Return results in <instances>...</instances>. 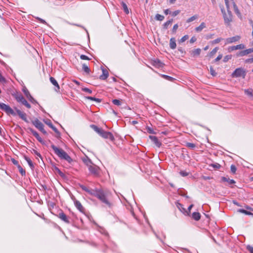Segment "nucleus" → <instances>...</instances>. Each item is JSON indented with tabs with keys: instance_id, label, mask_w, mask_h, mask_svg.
I'll use <instances>...</instances> for the list:
<instances>
[{
	"instance_id": "nucleus-1",
	"label": "nucleus",
	"mask_w": 253,
	"mask_h": 253,
	"mask_svg": "<svg viewBox=\"0 0 253 253\" xmlns=\"http://www.w3.org/2000/svg\"><path fill=\"white\" fill-rule=\"evenodd\" d=\"M227 12H226L223 6H220L221 11L223 15L224 23L227 25H229L232 21V14L230 11V2H233V0H224Z\"/></svg>"
},
{
	"instance_id": "nucleus-2",
	"label": "nucleus",
	"mask_w": 253,
	"mask_h": 253,
	"mask_svg": "<svg viewBox=\"0 0 253 253\" xmlns=\"http://www.w3.org/2000/svg\"><path fill=\"white\" fill-rule=\"evenodd\" d=\"M51 147L53 150L55 154H56L61 159H63L70 163L73 160L71 157L63 150L58 148L54 145L52 144Z\"/></svg>"
},
{
	"instance_id": "nucleus-3",
	"label": "nucleus",
	"mask_w": 253,
	"mask_h": 253,
	"mask_svg": "<svg viewBox=\"0 0 253 253\" xmlns=\"http://www.w3.org/2000/svg\"><path fill=\"white\" fill-rule=\"evenodd\" d=\"M90 126L95 132L103 138L105 139H109L111 141H113L114 140V137L111 132L106 131L102 128H99L94 125H91Z\"/></svg>"
},
{
	"instance_id": "nucleus-4",
	"label": "nucleus",
	"mask_w": 253,
	"mask_h": 253,
	"mask_svg": "<svg viewBox=\"0 0 253 253\" xmlns=\"http://www.w3.org/2000/svg\"><path fill=\"white\" fill-rule=\"evenodd\" d=\"M107 195L108 194L107 192H104L101 189H99L97 192L96 197L99 199L102 203L105 204L109 207H110L111 203L109 202L107 198Z\"/></svg>"
},
{
	"instance_id": "nucleus-5",
	"label": "nucleus",
	"mask_w": 253,
	"mask_h": 253,
	"mask_svg": "<svg viewBox=\"0 0 253 253\" xmlns=\"http://www.w3.org/2000/svg\"><path fill=\"white\" fill-rule=\"evenodd\" d=\"M86 165L90 173L91 174L94 176H98L99 175L100 169L98 166L92 164L90 161H89L88 162L86 163Z\"/></svg>"
},
{
	"instance_id": "nucleus-6",
	"label": "nucleus",
	"mask_w": 253,
	"mask_h": 253,
	"mask_svg": "<svg viewBox=\"0 0 253 253\" xmlns=\"http://www.w3.org/2000/svg\"><path fill=\"white\" fill-rule=\"evenodd\" d=\"M246 75V72L245 70L242 68H237L232 74V77L233 78H238L242 77L243 78H244Z\"/></svg>"
},
{
	"instance_id": "nucleus-7",
	"label": "nucleus",
	"mask_w": 253,
	"mask_h": 253,
	"mask_svg": "<svg viewBox=\"0 0 253 253\" xmlns=\"http://www.w3.org/2000/svg\"><path fill=\"white\" fill-rule=\"evenodd\" d=\"M32 124L37 128H38L42 133H43L44 134H47L46 131L44 129V125L38 119H36L35 120L33 121Z\"/></svg>"
},
{
	"instance_id": "nucleus-8",
	"label": "nucleus",
	"mask_w": 253,
	"mask_h": 253,
	"mask_svg": "<svg viewBox=\"0 0 253 253\" xmlns=\"http://www.w3.org/2000/svg\"><path fill=\"white\" fill-rule=\"evenodd\" d=\"M0 109L5 112V113L8 115H12L13 116H15L16 115L13 110L11 109L10 106L4 103H0Z\"/></svg>"
},
{
	"instance_id": "nucleus-9",
	"label": "nucleus",
	"mask_w": 253,
	"mask_h": 253,
	"mask_svg": "<svg viewBox=\"0 0 253 253\" xmlns=\"http://www.w3.org/2000/svg\"><path fill=\"white\" fill-rule=\"evenodd\" d=\"M16 100L21 102L22 104L25 105L27 108H30L31 105L27 101V100L24 98V97L22 95H18L16 97Z\"/></svg>"
},
{
	"instance_id": "nucleus-10",
	"label": "nucleus",
	"mask_w": 253,
	"mask_h": 253,
	"mask_svg": "<svg viewBox=\"0 0 253 253\" xmlns=\"http://www.w3.org/2000/svg\"><path fill=\"white\" fill-rule=\"evenodd\" d=\"M30 131L32 133V134L37 138V139L42 144H44V141L42 139L40 136L39 133L34 130L33 128H29Z\"/></svg>"
},
{
	"instance_id": "nucleus-11",
	"label": "nucleus",
	"mask_w": 253,
	"mask_h": 253,
	"mask_svg": "<svg viewBox=\"0 0 253 253\" xmlns=\"http://www.w3.org/2000/svg\"><path fill=\"white\" fill-rule=\"evenodd\" d=\"M240 39V37L236 36L231 38H229L226 39L225 44H229L238 41Z\"/></svg>"
},
{
	"instance_id": "nucleus-12",
	"label": "nucleus",
	"mask_w": 253,
	"mask_h": 253,
	"mask_svg": "<svg viewBox=\"0 0 253 253\" xmlns=\"http://www.w3.org/2000/svg\"><path fill=\"white\" fill-rule=\"evenodd\" d=\"M74 204L77 209L82 213H84V209L81 203L78 200L75 199L74 200Z\"/></svg>"
},
{
	"instance_id": "nucleus-13",
	"label": "nucleus",
	"mask_w": 253,
	"mask_h": 253,
	"mask_svg": "<svg viewBox=\"0 0 253 253\" xmlns=\"http://www.w3.org/2000/svg\"><path fill=\"white\" fill-rule=\"evenodd\" d=\"M17 114L20 117V118L22 119L25 122H27V119L26 117V114L23 112L21 111L20 110L18 109L17 108H14Z\"/></svg>"
},
{
	"instance_id": "nucleus-14",
	"label": "nucleus",
	"mask_w": 253,
	"mask_h": 253,
	"mask_svg": "<svg viewBox=\"0 0 253 253\" xmlns=\"http://www.w3.org/2000/svg\"><path fill=\"white\" fill-rule=\"evenodd\" d=\"M49 80L52 84L55 86V90L57 92L59 91L60 89V87L56 80L53 77H50Z\"/></svg>"
},
{
	"instance_id": "nucleus-15",
	"label": "nucleus",
	"mask_w": 253,
	"mask_h": 253,
	"mask_svg": "<svg viewBox=\"0 0 253 253\" xmlns=\"http://www.w3.org/2000/svg\"><path fill=\"white\" fill-rule=\"evenodd\" d=\"M245 48V45L243 44H240L235 46H232L229 47V51H233L237 49H242Z\"/></svg>"
},
{
	"instance_id": "nucleus-16",
	"label": "nucleus",
	"mask_w": 253,
	"mask_h": 253,
	"mask_svg": "<svg viewBox=\"0 0 253 253\" xmlns=\"http://www.w3.org/2000/svg\"><path fill=\"white\" fill-rule=\"evenodd\" d=\"M150 139L155 143V144L158 147L161 145V143L159 141L158 138L155 136H149Z\"/></svg>"
},
{
	"instance_id": "nucleus-17",
	"label": "nucleus",
	"mask_w": 253,
	"mask_h": 253,
	"mask_svg": "<svg viewBox=\"0 0 253 253\" xmlns=\"http://www.w3.org/2000/svg\"><path fill=\"white\" fill-rule=\"evenodd\" d=\"M58 217L63 221L65 222L66 223H69L70 221L68 217L63 212H60L58 215Z\"/></svg>"
},
{
	"instance_id": "nucleus-18",
	"label": "nucleus",
	"mask_w": 253,
	"mask_h": 253,
	"mask_svg": "<svg viewBox=\"0 0 253 253\" xmlns=\"http://www.w3.org/2000/svg\"><path fill=\"white\" fill-rule=\"evenodd\" d=\"M232 4L233 5L235 12L238 15V17H240L241 16V14L239 10L238 9L237 6L235 4V3L233 0V2H230V6Z\"/></svg>"
},
{
	"instance_id": "nucleus-19",
	"label": "nucleus",
	"mask_w": 253,
	"mask_h": 253,
	"mask_svg": "<svg viewBox=\"0 0 253 253\" xmlns=\"http://www.w3.org/2000/svg\"><path fill=\"white\" fill-rule=\"evenodd\" d=\"M23 91L25 95H26V96L29 99V100L30 101L32 102H33L34 101V99L31 95L29 91L26 88L24 89Z\"/></svg>"
},
{
	"instance_id": "nucleus-20",
	"label": "nucleus",
	"mask_w": 253,
	"mask_h": 253,
	"mask_svg": "<svg viewBox=\"0 0 253 253\" xmlns=\"http://www.w3.org/2000/svg\"><path fill=\"white\" fill-rule=\"evenodd\" d=\"M102 74L100 76V79H101V80H106L108 76H109V73H108V72L105 70V69H102Z\"/></svg>"
},
{
	"instance_id": "nucleus-21",
	"label": "nucleus",
	"mask_w": 253,
	"mask_h": 253,
	"mask_svg": "<svg viewBox=\"0 0 253 253\" xmlns=\"http://www.w3.org/2000/svg\"><path fill=\"white\" fill-rule=\"evenodd\" d=\"M169 46L170 48L172 49H174L176 48V44L175 42V40L174 38H172L170 39Z\"/></svg>"
},
{
	"instance_id": "nucleus-22",
	"label": "nucleus",
	"mask_w": 253,
	"mask_h": 253,
	"mask_svg": "<svg viewBox=\"0 0 253 253\" xmlns=\"http://www.w3.org/2000/svg\"><path fill=\"white\" fill-rule=\"evenodd\" d=\"M206 24L204 22L201 23L199 26L195 28V31L197 32H200L203 30V29L206 28Z\"/></svg>"
},
{
	"instance_id": "nucleus-23",
	"label": "nucleus",
	"mask_w": 253,
	"mask_h": 253,
	"mask_svg": "<svg viewBox=\"0 0 253 253\" xmlns=\"http://www.w3.org/2000/svg\"><path fill=\"white\" fill-rule=\"evenodd\" d=\"M173 22V19H171L168 21H167L166 22H165L163 25V29H167L169 26V25H171V23H172Z\"/></svg>"
},
{
	"instance_id": "nucleus-24",
	"label": "nucleus",
	"mask_w": 253,
	"mask_h": 253,
	"mask_svg": "<svg viewBox=\"0 0 253 253\" xmlns=\"http://www.w3.org/2000/svg\"><path fill=\"white\" fill-rule=\"evenodd\" d=\"M221 180L222 181L228 182L230 184H234L235 183L233 179H230L226 177H222Z\"/></svg>"
},
{
	"instance_id": "nucleus-25",
	"label": "nucleus",
	"mask_w": 253,
	"mask_h": 253,
	"mask_svg": "<svg viewBox=\"0 0 253 253\" xmlns=\"http://www.w3.org/2000/svg\"><path fill=\"white\" fill-rule=\"evenodd\" d=\"M99 189H89L87 193L90 194L91 195L94 196L95 197L96 196L97 192H98Z\"/></svg>"
},
{
	"instance_id": "nucleus-26",
	"label": "nucleus",
	"mask_w": 253,
	"mask_h": 253,
	"mask_svg": "<svg viewBox=\"0 0 253 253\" xmlns=\"http://www.w3.org/2000/svg\"><path fill=\"white\" fill-rule=\"evenodd\" d=\"M192 217L195 220L198 221L200 219L201 215L199 212H194L192 213Z\"/></svg>"
},
{
	"instance_id": "nucleus-27",
	"label": "nucleus",
	"mask_w": 253,
	"mask_h": 253,
	"mask_svg": "<svg viewBox=\"0 0 253 253\" xmlns=\"http://www.w3.org/2000/svg\"><path fill=\"white\" fill-rule=\"evenodd\" d=\"M154 65L159 67H162L164 64L160 60L157 59L154 61Z\"/></svg>"
},
{
	"instance_id": "nucleus-28",
	"label": "nucleus",
	"mask_w": 253,
	"mask_h": 253,
	"mask_svg": "<svg viewBox=\"0 0 253 253\" xmlns=\"http://www.w3.org/2000/svg\"><path fill=\"white\" fill-rule=\"evenodd\" d=\"M83 70L84 72H85L87 74H89L90 73V70L89 68H88L87 65L85 64H84L83 65Z\"/></svg>"
},
{
	"instance_id": "nucleus-29",
	"label": "nucleus",
	"mask_w": 253,
	"mask_h": 253,
	"mask_svg": "<svg viewBox=\"0 0 253 253\" xmlns=\"http://www.w3.org/2000/svg\"><path fill=\"white\" fill-rule=\"evenodd\" d=\"M198 18V15H194L193 16L191 17L190 18L187 19L186 22L187 23H190L191 22H192L193 21L196 20Z\"/></svg>"
},
{
	"instance_id": "nucleus-30",
	"label": "nucleus",
	"mask_w": 253,
	"mask_h": 253,
	"mask_svg": "<svg viewBox=\"0 0 253 253\" xmlns=\"http://www.w3.org/2000/svg\"><path fill=\"white\" fill-rule=\"evenodd\" d=\"M25 160L27 162V163L29 164L30 168L31 169H33L34 168V166L33 163L32 161H31V160L27 157H25Z\"/></svg>"
},
{
	"instance_id": "nucleus-31",
	"label": "nucleus",
	"mask_w": 253,
	"mask_h": 253,
	"mask_svg": "<svg viewBox=\"0 0 253 253\" xmlns=\"http://www.w3.org/2000/svg\"><path fill=\"white\" fill-rule=\"evenodd\" d=\"M201 50L200 48H197L192 51L193 56L199 55L201 53Z\"/></svg>"
},
{
	"instance_id": "nucleus-32",
	"label": "nucleus",
	"mask_w": 253,
	"mask_h": 253,
	"mask_svg": "<svg viewBox=\"0 0 253 253\" xmlns=\"http://www.w3.org/2000/svg\"><path fill=\"white\" fill-rule=\"evenodd\" d=\"M164 16L159 14H157L155 16V19L157 20L162 21L164 19Z\"/></svg>"
},
{
	"instance_id": "nucleus-33",
	"label": "nucleus",
	"mask_w": 253,
	"mask_h": 253,
	"mask_svg": "<svg viewBox=\"0 0 253 253\" xmlns=\"http://www.w3.org/2000/svg\"><path fill=\"white\" fill-rule=\"evenodd\" d=\"M161 76L165 79L169 81H173L174 79L171 77L169 76L168 75H161Z\"/></svg>"
},
{
	"instance_id": "nucleus-34",
	"label": "nucleus",
	"mask_w": 253,
	"mask_h": 253,
	"mask_svg": "<svg viewBox=\"0 0 253 253\" xmlns=\"http://www.w3.org/2000/svg\"><path fill=\"white\" fill-rule=\"evenodd\" d=\"M218 48L217 47H215L209 54L210 57H212L217 51Z\"/></svg>"
},
{
	"instance_id": "nucleus-35",
	"label": "nucleus",
	"mask_w": 253,
	"mask_h": 253,
	"mask_svg": "<svg viewBox=\"0 0 253 253\" xmlns=\"http://www.w3.org/2000/svg\"><path fill=\"white\" fill-rule=\"evenodd\" d=\"M176 206L177 208H178V209L180 211H185V209L183 208V205H182L181 204H180V203H178V202H177V203H176Z\"/></svg>"
},
{
	"instance_id": "nucleus-36",
	"label": "nucleus",
	"mask_w": 253,
	"mask_h": 253,
	"mask_svg": "<svg viewBox=\"0 0 253 253\" xmlns=\"http://www.w3.org/2000/svg\"><path fill=\"white\" fill-rule=\"evenodd\" d=\"M86 99H87L88 100H92V101H95L97 102H101V100L100 99L96 98H95V97H93L87 96V97H86Z\"/></svg>"
},
{
	"instance_id": "nucleus-37",
	"label": "nucleus",
	"mask_w": 253,
	"mask_h": 253,
	"mask_svg": "<svg viewBox=\"0 0 253 253\" xmlns=\"http://www.w3.org/2000/svg\"><path fill=\"white\" fill-rule=\"evenodd\" d=\"M122 5L123 6V9L124 10V11L126 13H128L129 11H128V8H127V6L126 5V4L124 2H122Z\"/></svg>"
},
{
	"instance_id": "nucleus-38",
	"label": "nucleus",
	"mask_w": 253,
	"mask_h": 253,
	"mask_svg": "<svg viewBox=\"0 0 253 253\" xmlns=\"http://www.w3.org/2000/svg\"><path fill=\"white\" fill-rule=\"evenodd\" d=\"M245 93L250 96H253V93L252 89H248L245 90Z\"/></svg>"
},
{
	"instance_id": "nucleus-39",
	"label": "nucleus",
	"mask_w": 253,
	"mask_h": 253,
	"mask_svg": "<svg viewBox=\"0 0 253 253\" xmlns=\"http://www.w3.org/2000/svg\"><path fill=\"white\" fill-rule=\"evenodd\" d=\"M112 102L114 105L117 106H120L121 105V101L119 99H113Z\"/></svg>"
},
{
	"instance_id": "nucleus-40",
	"label": "nucleus",
	"mask_w": 253,
	"mask_h": 253,
	"mask_svg": "<svg viewBox=\"0 0 253 253\" xmlns=\"http://www.w3.org/2000/svg\"><path fill=\"white\" fill-rule=\"evenodd\" d=\"M223 40V39L221 38H217L212 41H211V42L212 44H216L219 43L220 41H221Z\"/></svg>"
},
{
	"instance_id": "nucleus-41",
	"label": "nucleus",
	"mask_w": 253,
	"mask_h": 253,
	"mask_svg": "<svg viewBox=\"0 0 253 253\" xmlns=\"http://www.w3.org/2000/svg\"><path fill=\"white\" fill-rule=\"evenodd\" d=\"M186 146L191 149H194L196 147L195 144L192 143H187Z\"/></svg>"
},
{
	"instance_id": "nucleus-42",
	"label": "nucleus",
	"mask_w": 253,
	"mask_h": 253,
	"mask_svg": "<svg viewBox=\"0 0 253 253\" xmlns=\"http://www.w3.org/2000/svg\"><path fill=\"white\" fill-rule=\"evenodd\" d=\"M6 82L5 78L2 76L1 74L0 73V83L4 84Z\"/></svg>"
},
{
	"instance_id": "nucleus-43",
	"label": "nucleus",
	"mask_w": 253,
	"mask_h": 253,
	"mask_svg": "<svg viewBox=\"0 0 253 253\" xmlns=\"http://www.w3.org/2000/svg\"><path fill=\"white\" fill-rule=\"evenodd\" d=\"M6 82L5 78L2 76L1 74L0 73V83L4 84Z\"/></svg>"
},
{
	"instance_id": "nucleus-44",
	"label": "nucleus",
	"mask_w": 253,
	"mask_h": 253,
	"mask_svg": "<svg viewBox=\"0 0 253 253\" xmlns=\"http://www.w3.org/2000/svg\"><path fill=\"white\" fill-rule=\"evenodd\" d=\"M211 166L215 169H219L221 167V166L218 163L212 164Z\"/></svg>"
},
{
	"instance_id": "nucleus-45",
	"label": "nucleus",
	"mask_w": 253,
	"mask_h": 253,
	"mask_svg": "<svg viewBox=\"0 0 253 253\" xmlns=\"http://www.w3.org/2000/svg\"><path fill=\"white\" fill-rule=\"evenodd\" d=\"M232 57V56L230 55H226L225 56L224 58H223V62H227L229 59H230Z\"/></svg>"
},
{
	"instance_id": "nucleus-46",
	"label": "nucleus",
	"mask_w": 253,
	"mask_h": 253,
	"mask_svg": "<svg viewBox=\"0 0 253 253\" xmlns=\"http://www.w3.org/2000/svg\"><path fill=\"white\" fill-rule=\"evenodd\" d=\"M18 168L20 172L21 173V174L22 175H25V170H24L20 165H18Z\"/></svg>"
},
{
	"instance_id": "nucleus-47",
	"label": "nucleus",
	"mask_w": 253,
	"mask_h": 253,
	"mask_svg": "<svg viewBox=\"0 0 253 253\" xmlns=\"http://www.w3.org/2000/svg\"><path fill=\"white\" fill-rule=\"evenodd\" d=\"M210 73L212 76H215L217 74L212 67H210Z\"/></svg>"
},
{
	"instance_id": "nucleus-48",
	"label": "nucleus",
	"mask_w": 253,
	"mask_h": 253,
	"mask_svg": "<svg viewBox=\"0 0 253 253\" xmlns=\"http://www.w3.org/2000/svg\"><path fill=\"white\" fill-rule=\"evenodd\" d=\"M246 55H247V54L246 53V50H244L239 52V53L237 54V56H245Z\"/></svg>"
},
{
	"instance_id": "nucleus-49",
	"label": "nucleus",
	"mask_w": 253,
	"mask_h": 253,
	"mask_svg": "<svg viewBox=\"0 0 253 253\" xmlns=\"http://www.w3.org/2000/svg\"><path fill=\"white\" fill-rule=\"evenodd\" d=\"M179 173L182 176H186L187 175H188L189 173L188 172H186V171H180L179 172Z\"/></svg>"
},
{
	"instance_id": "nucleus-50",
	"label": "nucleus",
	"mask_w": 253,
	"mask_h": 253,
	"mask_svg": "<svg viewBox=\"0 0 253 253\" xmlns=\"http://www.w3.org/2000/svg\"><path fill=\"white\" fill-rule=\"evenodd\" d=\"M82 89L83 91L86 92L89 94H91L92 93V90L88 88L83 87Z\"/></svg>"
},
{
	"instance_id": "nucleus-51",
	"label": "nucleus",
	"mask_w": 253,
	"mask_h": 253,
	"mask_svg": "<svg viewBox=\"0 0 253 253\" xmlns=\"http://www.w3.org/2000/svg\"><path fill=\"white\" fill-rule=\"evenodd\" d=\"M230 169H231V171L233 173H235L237 169H236V167L234 165H232L231 166Z\"/></svg>"
},
{
	"instance_id": "nucleus-52",
	"label": "nucleus",
	"mask_w": 253,
	"mask_h": 253,
	"mask_svg": "<svg viewBox=\"0 0 253 253\" xmlns=\"http://www.w3.org/2000/svg\"><path fill=\"white\" fill-rule=\"evenodd\" d=\"M178 27V25L177 24H175L172 28V32L175 34L177 30Z\"/></svg>"
},
{
	"instance_id": "nucleus-53",
	"label": "nucleus",
	"mask_w": 253,
	"mask_h": 253,
	"mask_svg": "<svg viewBox=\"0 0 253 253\" xmlns=\"http://www.w3.org/2000/svg\"><path fill=\"white\" fill-rule=\"evenodd\" d=\"M147 130L149 133L151 134H155V132H154L153 128H151L150 127H147Z\"/></svg>"
},
{
	"instance_id": "nucleus-54",
	"label": "nucleus",
	"mask_w": 253,
	"mask_h": 253,
	"mask_svg": "<svg viewBox=\"0 0 253 253\" xmlns=\"http://www.w3.org/2000/svg\"><path fill=\"white\" fill-rule=\"evenodd\" d=\"M50 128H51L56 133L58 134L59 136L60 135L59 131L53 125Z\"/></svg>"
},
{
	"instance_id": "nucleus-55",
	"label": "nucleus",
	"mask_w": 253,
	"mask_h": 253,
	"mask_svg": "<svg viewBox=\"0 0 253 253\" xmlns=\"http://www.w3.org/2000/svg\"><path fill=\"white\" fill-rule=\"evenodd\" d=\"M188 38L189 37L188 35H185L180 39V42H185L186 40H187L188 39Z\"/></svg>"
},
{
	"instance_id": "nucleus-56",
	"label": "nucleus",
	"mask_w": 253,
	"mask_h": 253,
	"mask_svg": "<svg viewBox=\"0 0 253 253\" xmlns=\"http://www.w3.org/2000/svg\"><path fill=\"white\" fill-rule=\"evenodd\" d=\"M80 58L82 60H88L89 59V58L87 56H86L85 55H81L80 56Z\"/></svg>"
},
{
	"instance_id": "nucleus-57",
	"label": "nucleus",
	"mask_w": 253,
	"mask_h": 253,
	"mask_svg": "<svg viewBox=\"0 0 253 253\" xmlns=\"http://www.w3.org/2000/svg\"><path fill=\"white\" fill-rule=\"evenodd\" d=\"M222 57V54H219L215 59L214 62H217L220 60Z\"/></svg>"
},
{
	"instance_id": "nucleus-58",
	"label": "nucleus",
	"mask_w": 253,
	"mask_h": 253,
	"mask_svg": "<svg viewBox=\"0 0 253 253\" xmlns=\"http://www.w3.org/2000/svg\"><path fill=\"white\" fill-rule=\"evenodd\" d=\"M247 249L250 253H253V247L248 246L247 247Z\"/></svg>"
},
{
	"instance_id": "nucleus-59",
	"label": "nucleus",
	"mask_w": 253,
	"mask_h": 253,
	"mask_svg": "<svg viewBox=\"0 0 253 253\" xmlns=\"http://www.w3.org/2000/svg\"><path fill=\"white\" fill-rule=\"evenodd\" d=\"M245 50L247 54H248L253 52V48H249Z\"/></svg>"
},
{
	"instance_id": "nucleus-60",
	"label": "nucleus",
	"mask_w": 253,
	"mask_h": 253,
	"mask_svg": "<svg viewBox=\"0 0 253 253\" xmlns=\"http://www.w3.org/2000/svg\"><path fill=\"white\" fill-rule=\"evenodd\" d=\"M39 21H40L41 23H43V24H46V22L45 20L39 18V17H37L36 18Z\"/></svg>"
},
{
	"instance_id": "nucleus-61",
	"label": "nucleus",
	"mask_w": 253,
	"mask_h": 253,
	"mask_svg": "<svg viewBox=\"0 0 253 253\" xmlns=\"http://www.w3.org/2000/svg\"><path fill=\"white\" fill-rule=\"evenodd\" d=\"M197 40V39L195 37H193L191 38V39L190 40V43H192L195 42Z\"/></svg>"
},
{
	"instance_id": "nucleus-62",
	"label": "nucleus",
	"mask_w": 253,
	"mask_h": 253,
	"mask_svg": "<svg viewBox=\"0 0 253 253\" xmlns=\"http://www.w3.org/2000/svg\"><path fill=\"white\" fill-rule=\"evenodd\" d=\"M180 12V11L179 10H175L174 11V12H173L172 14V15L173 16H176L177 14H178Z\"/></svg>"
},
{
	"instance_id": "nucleus-63",
	"label": "nucleus",
	"mask_w": 253,
	"mask_h": 253,
	"mask_svg": "<svg viewBox=\"0 0 253 253\" xmlns=\"http://www.w3.org/2000/svg\"><path fill=\"white\" fill-rule=\"evenodd\" d=\"M238 211L246 214L247 211L243 210V209H239L238 210Z\"/></svg>"
},
{
	"instance_id": "nucleus-64",
	"label": "nucleus",
	"mask_w": 253,
	"mask_h": 253,
	"mask_svg": "<svg viewBox=\"0 0 253 253\" xmlns=\"http://www.w3.org/2000/svg\"><path fill=\"white\" fill-rule=\"evenodd\" d=\"M82 189L85 191V192H87L89 189L85 187V186H81Z\"/></svg>"
}]
</instances>
